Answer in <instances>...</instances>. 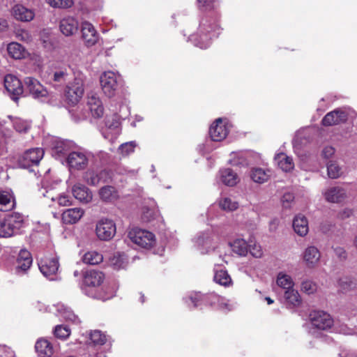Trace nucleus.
<instances>
[{
	"instance_id": "1",
	"label": "nucleus",
	"mask_w": 357,
	"mask_h": 357,
	"mask_svg": "<svg viewBox=\"0 0 357 357\" xmlns=\"http://www.w3.org/2000/svg\"><path fill=\"white\" fill-rule=\"evenodd\" d=\"M24 224V217L19 213L7 215L0 222V237L9 238L18 234Z\"/></svg>"
},
{
	"instance_id": "2",
	"label": "nucleus",
	"mask_w": 357,
	"mask_h": 357,
	"mask_svg": "<svg viewBox=\"0 0 357 357\" xmlns=\"http://www.w3.org/2000/svg\"><path fill=\"white\" fill-rule=\"evenodd\" d=\"M85 75L80 72L75 73V78L66 88L65 96L70 105L77 104L84 95Z\"/></svg>"
},
{
	"instance_id": "3",
	"label": "nucleus",
	"mask_w": 357,
	"mask_h": 357,
	"mask_svg": "<svg viewBox=\"0 0 357 357\" xmlns=\"http://www.w3.org/2000/svg\"><path fill=\"white\" fill-rule=\"evenodd\" d=\"M100 82L103 93L109 98L116 96L122 84L121 77L112 71L103 73Z\"/></svg>"
},
{
	"instance_id": "4",
	"label": "nucleus",
	"mask_w": 357,
	"mask_h": 357,
	"mask_svg": "<svg viewBox=\"0 0 357 357\" xmlns=\"http://www.w3.org/2000/svg\"><path fill=\"white\" fill-rule=\"evenodd\" d=\"M128 237L132 242L144 248H151L155 243L153 233L138 228L132 229L128 232Z\"/></svg>"
},
{
	"instance_id": "5",
	"label": "nucleus",
	"mask_w": 357,
	"mask_h": 357,
	"mask_svg": "<svg viewBox=\"0 0 357 357\" xmlns=\"http://www.w3.org/2000/svg\"><path fill=\"white\" fill-rule=\"evenodd\" d=\"M309 321L312 329L326 331L333 325V319L331 316L322 310L311 312L309 315Z\"/></svg>"
},
{
	"instance_id": "6",
	"label": "nucleus",
	"mask_w": 357,
	"mask_h": 357,
	"mask_svg": "<svg viewBox=\"0 0 357 357\" xmlns=\"http://www.w3.org/2000/svg\"><path fill=\"white\" fill-rule=\"evenodd\" d=\"M216 236L211 229L199 233L195 238V243L202 254L208 253L215 248Z\"/></svg>"
},
{
	"instance_id": "7",
	"label": "nucleus",
	"mask_w": 357,
	"mask_h": 357,
	"mask_svg": "<svg viewBox=\"0 0 357 357\" xmlns=\"http://www.w3.org/2000/svg\"><path fill=\"white\" fill-rule=\"evenodd\" d=\"M116 227L114 222L108 218H102L96 224V233L101 241H109L116 234Z\"/></svg>"
},
{
	"instance_id": "8",
	"label": "nucleus",
	"mask_w": 357,
	"mask_h": 357,
	"mask_svg": "<svg viewBox=\"0 0 357 357\" xmlns=\"http://www.w3.org/2000/svg\"><path fill=\"white\" fill-rule=\"evenodd\" d=\"M24 91L35 99H43L48 96V91L33 77H26L24 80Z\"/></svg>"
},
{
	"instance_id": "9",
	"label": "nucleus",
	"mask_w": 357,
	"mask_h": 357,
	"mask_svg": "<svg viewBox=\"0 0 357 357\" xmlns=\"http://www.w3.org/2000/svg\"><path fill=\"white\" fill-rule=\"evenodd\" d=\"M38 266L42 274L50 280L56 279L59 271V261L56 257L45 258L40 261Z\"/></svg>"
},
{
	"instance_id": "10",
	"label": "nucleus",
	"mask_w": 357,
	"mask_h": 357,
	"mask_svg": "<svg viewBox=\"0 0 357 357\" xmlns=\"http://www.w3.org/2000/svg\"><path fill=\"white\" fill-rule=\"evenodd\" d=\"M189 299L193 304L194 307H198L201 303H210L214 304L216 301L220 303V307L230 310L229 305L225 303L223 299L220 298L218 295L211 294L208 295H202L200 293H194L192 294Z\"/></svg>"
},
{
	"instance_id": "11",
	"label": "nucleus",
	"mask_w": 357,
	"mask_h": 357,
	"mask_svg": "<svg viewBox=\"0 0 357 357\" xmlns=\"http://www.w3.org/2000/svg\"><path fill=\"white\" fill-rule=\"evenodd\" d=\"M44 151L40 148L30 149L25 151L20 159L22 167L27 168L33 165H38L43 158Z\"/></svg>"
},
{
	"instance_id": "12",
	"label": "nucleus",
	"mask_w": 357,
	"mask_h": 357,
	"mask_svg": "<svg viewBox=\"0 0 357 357\" xmlns=\"http://www.w3.org/2000/svg\"><path fill=\"white\" fill-rule=\"evenodd\" d=\"M89 154L82 151H73L67 157V162L70 168L83 169L88 165Z\"/></svg>"
},
{
	"instance_id": "13",
	"label": "nucleus",
	"mask_w": 357,
	"mask_h": 357,
	"mask_svg": "<svg viewBox=\"0 0 357 357\" xmlns=\"http://www.w3.org/2000/svg\"><path fill=\"white\" fill-rule=\"evenodd\" d=\"M4 86L8 93L12 96V98L14 100H17L18 96L24 91L20 80L13 75L9 74L5 76Z\"/></svg>"
},
{
	"instance_id": "14",
	"label": "nucleus",
	"mask_w": 357,
	"mask_h": 357,
	"mask_svg": "<svg viewBox=\"0 0 357 357\" xmlns=\"http://www.w3.org/2000/svg\"><path fill=\"white\" fill-rule=\"evenodd\" d=\"M32 261L31 253L28 250H20L14 264L15 273L17 275L24 274L31 267Z\"/></svg>"
},
{
	"instance_id": "15",
	"label": "nucleus",
	"mask_w": 357,
	"mask_h": 357,
	"mask_svg": "<svg viewBox=\"0 0 357 357\" xmlns=\"http://www.w3.org/2000/svg\"><path fill=\"white\" fill-rule=\"evenodd\" d=\"M322 195L326 202L336 204L342 202L347 197L346 190L341 186L328 188Z\"/></svg>"
},
{
	"instance_id": "16",
	"label": "nucleus",
	"mask_w": 357,
	"mask_h": 357,
	"mask_svg": "<svg viewBox=\"0 0 357 357\" xmlns=\"http://www.w3.org/2000/svg\"><path fill=\"white\" fill-rule=\"evenodd\" d=\"M228 133V126L221 119H218L210 127L209 135L213 141L221 142Z\"/></svg>"
},
{
	"instance_id": "17",
	"label": "nucleus",
	"mask_w": 357,
	"mask_h": 357,
	"mask_svg": "<svg viewBox=\"0 0 357 357\" xmlns=\"http://www.w3.org/2000/svg\"><path fill=\"white\" fill-rule=\"evenodd\" d=\"M348 117V112L342 108L336 109L328 112L322 119L324 126H331L344 123Z\"/></svg>"
},
{
	"instance_id": "18",
	"label": "nucleus",
	"mask_w": 357,
	"mask_h": 357,
	"mask_svg": "<svg viewBox=\"0 0 357 357\" xmlns=\"http://www.w3.org/2000/svg\"><path fill=\"white\" fill-rule=\"evenodd\" d=\"M105 128L102 130L105 138L109 139V135L116 138L121 132L120 122L116 115L107 116L105 121Z\"/></svg>"
},
{
	"instance_id": "19",
	"label": "nucleus",
	"mask_w": 357,
	"mask_h": 357,
	"mask_svg": "<svg viewBox=\"0 0 357 357\" xmlns=\"http://www.w3.org/2000/svg\"><path fill=\"white\" fill-rule=\"evenodd\" d=\"M12 15L14 18L20 22H31L35 17L33 10L28 8L22 4H16L12 8Z\"/></svg>"
},
{
	"instance_id": "20",
	"label": "nucleus",
	"mask_w": 357,
	"mask_h": 357,
	"mask_svg": "<svg viewBox=\"0 0 357 357\" xmlns=\"http://www.w3.org/2000/svg\"><path fill=\"white\" fill-rule=\"evenodd\" d=\"M82 38L88 47L94 45L98 40V35L93 26L88 22H82Z\"/></svg>"
},
{
	"instance_id": "21",
	"label": "nucleus",
	"mask_w": 357,
	"mask_h": 357,
	"mask_svg": "<svg viewBox=\"0 0 357 357\" xmlns=\"http://www.w3.org/2000/svg\"><path fill=\"white\" fill-rule=\"evenodd\" d=\"M72 193L76 199L84 204H88L93 199L92 192L87 187L80 183H77L73 186Z\"/></svg>"
},
{
	"instance_id": "22",
	"label": "nucleus",
	"mask_w": 357,
	"mask_h": 357,
	"mask_svg": "<svg viewBox=\"0 0 357 357\" xmlns=\"http://www.w3.org/2000/svg\"><path fill=\"white\" fill-rule=\"evenodd\" d=\"M320 257V252L314 246L307 247L303 253V261L308 268L315 267L318 264Z\"/></svg>"
},
{
	"instance_id": "23",
	"label": "nucleus",
	"mask_w": 357,
	"mask_h": 357,
	"mask_svg": "<svg viewBox=\"0 0 357 357\" xmlns=\"http://www.w3.org/2000/svg\"><path fill=\"white\" fill-rule=\"evenodd\" d=\"M84 214L82 208H72L64 211L61 215L63 223L73 225L77 222Z\"/></svg>"
},
{
	"instance_id": "24",
	"label": "nucleus",
	"mask_w": 357,
	"mask_h": 357,
	"mask_svg": "<svg viewBox=\"0 0 357 357\" xmlns=\"http://www.w3.org/2000/svg\"><path fill=\"white\" fill-rule=\"evenodd\" d=\"M41 193L44 197L50 199L54 202H56L60 206H68L72 204L71 198L65 193L57 195L54 190H47L45 188L42 190Z\"/></svg>"
},
{
	"instance_id": "25",
	"label": "nucleus",
	"mask_w": 357,
	"mask_h": 357,
	"mask_svg": "<svg viewBox=\"0 0 357 357\" xmlns=\"http://www.w3.org/2000/svg\"><path fill=\"white\" fill-rule=\"evenodd\" d=\"M78 22L74 17H68L61 20L60 22V30L61 33L66 36H72L78 30Z\"/></svg>"
},
{
	"instance_id": "26",
	"label": "nucleus",
	"mask_w": 357,
	"mask_h": 357,
	"mask_svg": "<svg viewBox=\"0 0 357 357\" xmlns=\"http://www.w3.org/2000/svg\"><path fill=\"white\" fill-rule=\"evenodd\" d=\"M284 300L287 308L297 307L302 303L301 297L298 291L294 288L284 291Z\"/></svg>"
},
{
	"instance_id": "27",
	"label": "nucleus",
	"mask_w": 357,
	"mask_h": 357,
	"mask_svg": "<svg viewBox=\"0 0 357 357\" xmlns=\"http://www.w3.org/2000/svg\"><path fill=\"white\" fill-rule=\"evenodd\" d=\"M293 229L298 236H305L309 231L308 221L301 214L296 215L293 220Z\"/></svg>"
},
{
	"instance_id": "28",
	"label": "nucleus",
	"mask_w": 357,
	"mask_h": 357,
	"mask_svg": "<svg viewBox=\"0 0 357 357\" xmlns=\"http://www.w3.org/2000/svg\"><path fill=\"white\" fill-rule=\"evenodd\" d=\"M88 105L94 118H100L104 113V108L100 99L95 94L88 97Z\"/></svg>"
},
{
	"instance_id": "29",
	"label": "nucleus",
	"mask_w": 357,
	"mask_h": 357,
	"mask_svg": "<svg viewBox=\"0 0 357 357\" xmlns=\"http://www.w3.org/2000/svg\"><path fill=\"white\" fill-rule=\"evenodd\" d=\"M98 195L102 202L107 203L116 201L119 196L117 190L112 185H105L100 188Z\"/></svg>"
},
{
	"instance_id": "30",
	"label": "nucleus",
	"mask_w": 357,
	"mask_h": 357,
	"mask_svg": "<svg viewBox=\"0 0 357 357\" xmlns=\"http://www.w3.org/2000/svg\"><path fill=\"white\" fill-rule=\"evenodd\" d=\"M104 280V275L102 272L95 270L87 271L84 277V282L87 286L98 287Z\"/></svg>"
},
{
	"instance_id": "31",
	"label": "nucleus",
	"mask_w": 357,
	"mask_h": 357,
	"mask_svg": "<svg viewBox=\"0 0 357 357\" xmlns=\"http://www.w3.org/2000/svg\"><path fill=\"white\" fill-rule=\"evenodd\" d=\"M54 308L57 312V315L62 317L66 321H72L75 324H79V319L78 317L75 314L73 310L63 303H57L54 305Z\"/></svg>"
},
{
	"instance_id": "32",
	"label": "nucleus",
	"mask_w": 357,
	"mask_h": 357,
	"mask_svg": "<svg viewBox=\"0 0 357 357\" xmlns=\"http://www.w3.org/2000/svg\"><path fill=\"white\" fill-rule=\"evenodd\" d=\"M275 162L277 165L284 172H289L294 167L292 158L284 153H280L275 156Z\"/></svg>"
},
{
	"instance_id": "33",
	"label": "nucleus",
	"mask_w": 357,
	"mask_h": 357,
	"mask_svg": "<svg viewBox=\"0 0 357 357\" xmlns=\"http://www.w3.org/2000/svg\"><path fill=\"white\" fill-rule=\"evenodd\" d=\"M35 349L40 357H50L53 354L52 345L46 339H39L36 343Z\"/></svg>"
},
{
	"instance_id": "34",
	"label": "nucleus",
	"mask_w": 357,
	"mask_h": 357,
	"mask_svg": "<svg viewBox=\"0 0 357 357\" xmlns=\"http://www.w3.org/2000/svg\"><path fill=\"white\" fill-rule=\"evenodd\" d=\"M8 55L14 59H22L27 55L25 48L18 43L13 42L8 45Z\"/></svg>"
},
{
	"instance_id": "35",
	"label": "nucleus",
	"mask_w": 357,
	"mask_h": 357,
	"mask_svg": "<svg viewBox=\"0 0 357 357\" xmlns=\"http://www.w3.org/2000/svg\"><path fill=\"white\" fill-rule=\"evenodd\" d=\"M15 203L13 194L8 191L0 192V211H8L15 207Z\"/></svg>"
},
{
	"instance_id": "36",
	"label": "nucleus",
	"mask_w": 357,
	"mask_h": 357,
	"mask_svg": "<svg viewBox=\"0 0 357 357\" xmlns=\"http://www.w3.org/2000/svg\"><path fill=\"white\" fill-rule=\"evenodd\" d=\"M220 176L222 182L228 186H234L239 181V178L236 173L232 169L227 168L220 172Z\"/></svg>"
},
{
	"instance_id": "37",
	"label": "nucleus",
	"mask_w": 357,
	"mask_h": 357,
	"mask_svg": "<svg viewBox=\"0 0 357 357\" xmlns=\"http://www.w3.org/2000/svg\"><path fill=\"white\" fill-rule=\"evenodd\" d=\"M276 283L278 287L283 289L284 291L294 288L295 284L291 275L283 271H280L278 273Z\"/></svg>"
},
{
	"instance_id": "38",
	"label": "nucleus",
	"mask_w": 357,
	"mask_h": 357,
	"mask_svg": "<svg viewBox=\"0 0 357 357\" xmlns=\"http://www.w3.org/2000/svg\"><path fill=\"white\" fill-rule=\"evenodd\" d=\"M270 176V171L261 167L254 168L250 172V177L252 181L258 183H264L268 181Z\"/></svg>"
},
{
	"instance_id": "39",
	"label": "nucleus",
	"mask_w": 357,
	"mask_h": 357,
	"mask_svg": "<svg viewBox=\"0 0 357 357\" xmlns=\"http://www.w3.org/2000/svg\"><path fill=\"white\" fill-rule=\"evenodd\" d=\"M248 152H234L231 155L229 163L233 166H247L249 164Z\"/></svg>"
},
{
	"instance_id": "40",
	"label": "nucleus",
	"mask_w": 357,
	"mask_h": 357,
	"mask_svg": "<svg viewBox=\"0 0 357 357\" xmlns=\"http://www.w3.org/2000/svg\"><path fill=\"white\" fill-rule=\"evenodd\" d=\"M13 128L19 133H26L31 128V123L19 117L9 116Z\"/></svg>"
},
{
	"instance_id": "41",
	"label": "nucleus",
	"mask_w": 357,
	"mask_h": 357,
	"mask_svg": "<svg viewBox=\"0 0 357 357\" xmlns=\"http://www.w3.org/2000/svg\"><path fill=\"white\" fill-rule=\"evenodd\" d=\"M106 171H102L99 174L95 173L93 171H87L84 174V180L91 185H98L101 181L105 182V176H107Z\"/></svg>"
},
{
	"instance_id": "42",
	"label": "nucleus",
	"mask_w": 357,
	"mask_h": 357,
	"mask_svg": "<svg viewBox=\"0 0 357 357\" xmlns=\"http://www.w3.org/2000/svg\"><path fill=\"white\" fill-rule=\"evenodd\" d=\"M71 143L67 140H57L53 147V154L57 157L64 156L70 151Z\"/></svg>"
},
{
	"instance_id": "43",
	"label": "nucleus",
	"mask_w": 357,
	"mask_h": 357,
	"mask_svg": "<svg viewBox=\"0 0 357 357\" xmlns=\"http://www.w3.org/2000/svg\"><path fill=\"white\" fill-rule=\"evenodd\" d=\"M127 263V258L123 253H115L109 259V265L116 270L124 268Z\"/></svg>"
},
{
	"instance_id": "44",
	"label": "nucleus",
	"mask_w": 357,
	"mask_h": 357,
	"mask_svg": "<svg viewBox=\"0 0 357 357\" xmlns=\"http://www.w3.org/2000/svg\"><path fill=\"white\" fill-rule=\"evenodd\" d=\"M213 280L224 287H229L232 284L230 275L227 271L222 269L215 271Z\"/></svg>"
},
{
	"instance_id": "45",
	"label": "nucleus",
	"mask_w": 357,
	"mask_h": 357,
	"mask_svg": "<svg viewBox=\"0 0 357 357\" xmlns=\"http://www.w3.org/2000/svg\"><path fill=\"white\" fill-rule=\"evenodd\" d=\"M230 246L235 253L241 256H245L248 252V245L243 238H237L230 243Z\"/></svg>"
},
{
	"instance_id": "46",
	"label": "nucleus",
	"mask_w": 357,
	"mask_h": 357,
	"mask_svg": "<svg viewBox=\"0 0 357 357\" xmlns=\"http://www.w3.org/2000/svg\"><path fill=\"white\" fill-rule=\"evenodd\" d=\"M103 260L102 255L96 251H89L86 252L83 257L82 261L84 263L90 265H96L102 262Z\"/></svg>"
},
{
	"instance_id": "47",
	"label": "nucleus",
	"mask_w": 357,
	"mask_h": 357,
	"mask_svg": "<svg viewBox=\"0 0 357 357\" xmlns=\"http://www.w3.org/2000/svg\"><path fill=\"white\" fill-rule=\"evenodd\" d=\"M337 286L339 290L344 294L354 289L356 283L352 278L344 276L338 280Z\"/></svg>"
},
{
	"instance_id": "48",
	"label": "nucleus",
	"mask_w": 357,
	"mask_h": 357,
	"mask_svg": "<svg viewBox=\"0 0 357 357\" xmlns=\"http://www.w3.org/2000/svg\"><path fill=\"white\" fill-rule=\"evenodd\" d=\"M220 207L226 211H233L238 208V203L230 197H223L219 200Z\"/></svg>"
},
{
	"instance_id": "49",
	"label": "nucleus",
	"mask_w": 357,
	"mask_h": 357,
	"mask_svg": "<svg viewBox=\"0 0 357 357\" xmlns=\"http://www.w3.org/2000/svg\"><path fill=\"white\" fill-rule=\"evenodd\" d=\"M327 170L331 178H337L342 174V168L336 162L331 161L327 165Z\"/></svg>"
},
{
	"instance_id": "50",
	"label": "nucleus",
	"mask_w": 357,
	"mask_h": 357,
	"mask_svg": "<svg viewBox=\"0 0 357 357\" xmlns=\"http://www.w3.org/2000/svg\"><path fill=\"white\" fill-rule=\"evenodd\" d=\"M68 77V68H63L54 71L52 79L57 83H62L66 81Z\"/></svg>"
},
{
	"instance_id": "51",
	"label": "nucleus",
	"mask_w": 357,
	"mask_h": 357,
	"mask_svg": "<svg viewBox=\"0 0 357 357\" xmlns=\"http://www.w3.org/2000/svg\"><path fill=\"white\" fill-rule=\"evenodd\" d=\"M200 40H198L196 36H192L190 40L195 43V45L199 47L201 49H206L209 47L211 40L208 38L205 34L199 36Z\"/></svg>"
},
{
	"instance_id": "52",
	"label": "nucleus",
	"mask_w": 357,
	"mask_h": 357,
	"mask_svg": "<svg viewBox=\"0 0 357 357\" xmlns=\"http://www.w3.org/2000/svg\"><path fill=\"white\" fill-rule=\"evenodd\" d=\"M47 3L53 8H68L73 4V0H46Z\"/></svg>"
},
{
	"instance_id": "53",
	"label": "nucleus",
	"mask_w": 357,
	"mask_h": 357,
	"mask_svg": "<svg viewBox=\"0 0 357 357\" xmlns=\"http://www.w3.org/2000/svg\"><path fill=\"white\" fill-rule=\"evenodd\" d=\"M90 340L94 344L102 345L105 343L106 337L100 331L95 330L91 332Z\"/></svg>"
},
{
	"instance_id": "54",
	"label": "nucleus",
	"mask_w": 357,
	"mask_h": 357,
	"mask_svg": "<svg viewBox=\"0 0 357 357\" xmlns=\"http://www.w3.org/2000/svg\"><path fill=\"white\" fill-rule=\"evenodd\" d=\"M70 329L64 325L56 326L54 331L55 336L60 339H66L70 335Z\"/></svg>"
},
{
	"instance_id": "55",
	"label": "nucleus",
	"mask_w": 357,
	"mask_h": 357,
	"mask_svg": "<svg viewBox=\"0 0 357 357\" xmlns=\"http://www.w3.org/2000/svg\"><path fill=\"white\" fill-rule=\"evenodd\" d=\"M136 146H137V144H136L135 142L132 141V142H126V143L122 144L119 147V151L120 152V153L122 155L126 156V155L134 152L135 148L136 147Z\"/></svg>"
},
{
	"instance_id": "56",
	"label": "nucleus",
	"mask_w": 357,
	"mask_h": 357,
	"mask_svg": "<svg viewBox=\"0 0 357 357\" xmlns=\"http://www.w3.org/2000/svg\"><path fill=\"white\" fill-rule=\"evenodd\" d=\"M301 290L307 294H312L317 291V284L311 280H305L301 284Z\"/></svg>"
},
{
	"instance_id": "57",
	"label": "nucleus",
	"mask_w": 357,
	"mask_h": 357,
	"mask_svg": "<svg viewBox=\"0 0 357 357\" xmlns=\"http://www.w3.org/2000/svg\"><path fill=\"white\" fill-rule=\"evenodd\" d=\"M158 212L155 209L144 208L142 213V219L146 222H150L155 218Z\"/></svg>"
},
{
	"instance_id": "58",
	"label": "nucleus",
	"mask_w": 357,
	"mask_h": 357,
	"mask_svg": "<svg viewBox=\"0 0 357 357\" xmlns=\"http://www.w3.org/2000/svg\"><path fill=\"white\" fill-rule=\"evenodd\" d=\"M16 38L24 42H29L31 40V36L30 33L24 29H18L15 31Z\"/></svg>"
},
{
	"instance_id": "59",
	"label": "nucleus",
	"mask_w": 357,
	"mask_h": 357,
	"mask_svg": "<svg viewBox=\"0 0 357 357\" xmlns=\"http://www.w3.org/2000/svg\"><path fill=\"white\" fill-rule=\"evenodd\" d=\"M250 252L255 258H261L263 256V250L260 245L254 243L250 245Z\"/></svg>"
},
{
	"instance_id": "60",
	"label": "nucleus",
	"mask_w": 357,
	"mask_h": 357,
	"mask_svg": "<svg viewBox=\"0 0 357 357\" xmlns=\"http://www.w3.org/2000/svg\"><path fill=\"white\" fill-rule=\"evenodd\" d=\"M282 205L284 208L290 207L291 204L294 200V196L291 192H286L282 197Z\"/></svg>"
},
{
	"instance_id": "61",
	"label": "nucleus",
	"mask_w": 357,
	"mask_h": 357,
	"mask_svg": "<svg viewBox=\"0 0 357 357\" xmlns=\"http://www.w3.org/2000/svg\"><path fill=\"white\" fill-rule=\"evenodd\" d=\"M14 351L5 345H0V357H13Z\"/></svg>"
},
{
	"instance_id": "62",
	"label": "nucleus",
	"mask_w": 357,
	"mask_h": 357,
	"mask_svg": "<svg viewBox=\"0 0 357 357\" xmlns=\"http://www.w3.org/2000/svg\"><path fill=\"white\" fill-rule=\"evenodd\" d=\"M335 153V149L332 146H328L324 148L321 152V155L324 158H330Z\"/></svg>"
},
{
	"instance_id": "63",
	"label": "nucleus",
	"mask_w": 357,
	"mask_h": 357,
	"mask_svg": "<svg viewBox=\"0 0 357 357\" xmlns=\"http://www.w3.org/2000/svg\"><path fill=\"white\" fill-rule=\"evenodd\" d=\"M335 255L340 259H345L347 257V252L341 247H337L334 249Z\"/></svg>"
},
{
	"instance_id": "64",
	"label": "nucleus",
	"mask_w": 357,
	"mask_h": 357,
	"mask_svg": "<svg viewBox=\"0 0 357 357\" xmlns=\"http://www.w3.org/2000/svg\"><path fill=\"white\" fill-rule=\"evenodd\" d=\"M200 6L204 7L206 9H211L214 8V0H197Z\"/></svg>"
}]
</instances>
